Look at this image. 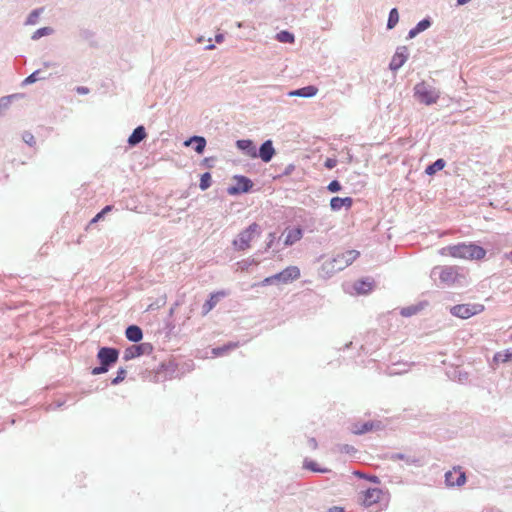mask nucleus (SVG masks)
Listing matches in <instances>:
<instances>
[{"label":"nucleus","mask_w":512,"mask_h":512,"mask_svg":"<svg viewBox=\"0 0 512 512\" xmlns=\"http://www.w3.org/2000/svg\"><path fill=\"white\" fill-rule=\"evenodd\" d=\"M62 405H63V403H62V402H57V405H56V406H57V407H61Z\"/></svg>","instance_id":"62"},{"label":"nucleus","mask_w":512,"mask_h":512,"mask_svg":"<svg viewBox=\"0 0 512 512\" xmlns=\"http://www.w3.org/2000/svg\"><path fill=\"white\" fill-rule=\"evenodd\" d=\"M471 0H457V5L462 6L470 2Z\"/></svg>","instance_id":"57"},{"label":"nucleus","mask_w":512,"mask_h":512,"mask_svg":"<svg viewBox=\"0 0 512 512\" xmlns=\"http://www.w3.org/2000/svg\"><path fill=\"white\" fill-rule=\"evenodd\" d=\"M126 374H127L126 369H124V368H119V369H118V371H117V375H116V377H118V378H119V380H122V381H123V380L125 379V377H126Z\"/></svg>","instance_id":"48"},{"label":"nucleus","mask_w":512,"mask_h":512,"mask_svg":"<svg viewBox=\"0 0 512 512\" xmlns=\"http://www.w3.org/2000/svg\"><path fill=\"white\" fill-rule=\"evenodd\" d=\"M15 97L16 95H8L0 98V116L4 115V113L10 108L12 99Z\"/></svg>","instance_id":"31"},{"label":"nucleus","mask_w":512,"mask_h":512,"mask_svg":"<svg viewBox=\"0 0 512 512\" xmlns=\"http://www.w3.org/2000/svg\"><path fill=\"white\" fill-rule=\"evenodd\" d=\"M309 442H310V444H311L313 447H316L317 442H316V440H315L314 438H311Z\"/></svg>","instance_id":"60"},{"label":"nucleus","mask_w":512,"mask_h":512,"mask_svg":"<svg viewBox=\"0 0 512 512\" xmlns=\"http://www.w3.org/2000/svg\"><path fill=\"white\" fill-rule=\"evenodd\" d=\"M432 25L430 17H426L416 24L417 30L421 33L427 30Z\"/></svg>","instance_id":"40"},{"label":"nucleus","mask_w":512,"mask_h":512,"mask_svg":"<svg viewBox=\"0 0 512 512\" xmlns=\"http://www.w3.org/2000/svg\"><path fill=\"white\" fill-rule=\"evenodd\" d=\"M226 293L224 291H218L215 293H211L209 299L202 306V315H207L220 301L221 298L225 297Z\"/></svg>","instance_id":"17"},{"label":"nucleus","mask_w":512,"mask_h":512,"mask_svg":"<svg viewBox=\"0 0 512 512\" xmlns=\"http://www.w3.org/2000/svg\"><path fill=\"white\" fill-rule=\"evenodd\" d=\"M234 179L236 184L227 188V193L229 195L235 196L242 193H248L253 187L252 180L246 176L236 175L234 176Z\"/></svg>","instance_id":"8"},{"label":"nucleus","mask_w":512,"mask_h":512,"mask_svg":"<svg viewBox=\"0 0 512 512\" xmlns=\"http://www.w3.org/2000/svg\"><path fill=\"white\" fill-rule=\"evenodd\" d=\"M23 141L28 144L29 146H34L36 141H35V137L33 136L32 133L30 132H25L23 134Z\"/></svg>","instance_id":"42"},{"label":"nucleus","mask_w":512,"mask_h":512,"mask_svg":"<svg viewBox=\"0 0 512 512\" xmlns=\"http://www.w3.org/2000/svg\"><path fill=\"white\" fill-rule=\"evenodd\" d=\"M42 11H43V8H38V9H34L33 11H31L27 17L26 24L27 25L36 24Z\"/></svg>","instance_id":"35"},{"label":"nucleus","mask_w":512,"mask_h":512,"mask_svg":"<svg viewBox=\"0 0 512 512\" xmlns=\"http://www.w3.org/2000/svg\"><path fill=\"white\" fill-rule=\"evenodd\" d=\"M210 161H213V159H212V158H205V159H204V162H205V164H206L208 167H211V166H212V165L210 164Z\"/></svg>","instance_id":"59"},{"label":"nucleus","mask_w":512,"mask_h":512,"mask_svg":"<svg viewBox=\"0 0 512 512\" xmlns=\"http://www.w3.org/2000/svg\"><path fill=\"white\" fill-rule=\"evenodd\" d=\"M399 21V13L397 8H392L389 12L388 21H387V29H393Z\"/></svg>","instance_id":"30"},{"label":"nucleus","mask_w":512,"mask_h":512,"mask_svg":"<svg viewBox=\"0 0 512 512\" xmlns=\"http://www.w3.org/2000/svg\"><path fill=\"white\" fill-rule=\"evenodd\" d=\"M442 255H449L454 258L481 260L486 255V250L474 243H459L441 249Z\"/></svg>","instance_id":"1"},{"label":"nucleus","mask_w":512,"mask_h":512,"mask_svg":"<svg viewBox=\"0 0 512 512\" xmlns=\"http://www.w3.org/2000/svg\"><path fill=\"white\" fill-rule=\"evenodd\" d=\"M295 170V165L294 164H289L285 167L284 171H283V175L285 176H289L292 174V172Z\"/></svg>","instance_id":"46"},{"label":"nucleus","mask_w":512,"mask_h":512,"mask_svg":"<svg viewBox=\"0 0 512 512\" xmlns=\"http://www.w3.org/2000/svg\"><path fill=\"white\" fill-rule=\"evenodd\" d=\"M387 496V492L379 488H369L364 492L363 505L365 507H371L375 504H379L383 501L384 497Z\"/></svg>","instance_id":"10"},{"label":"nucleus","mask_w":512,"mask_h":512,"mask_svg":"<svg viewBox=\"0 0 512 512\" xmlns=\"http://www.w3.org/2000/svg\"><path fill=\"white\" fill-rule=\"evenodd\" d=\"M240 264L242 265L241 268L245 269L248 266H250L251 264L257 265L258 261H256L255 259H248V260L242 261Z\"/></svg>","instance_id":"45"},{"label":"nucleus","mask_w":512,"mask_h":512,"mask_svg":"<svg viewBox=\"0 0 512 512\" xmlns=\"http://www.w3.org/2000/svg\"><path fill=\"white\" fill-rule=\"evenodd\" d=\"M354 475L358 478H362V479H366L372 483H375V484H379L380 483V479L378 476L376 475H368L366 473H363L361 471H355L354 472Z\"/></svg>","instance_id":"37"},{"label":"nucleus","mask_w":512,"mask_h":512,"mask_svg":"<svg viewBox=\"0 0 512 512\" xmlns=\"http://www.w3.org/2000/svg\"><path fill=\"white\" fill-rule=\"evenodd\" d=\"M238 342H229L219 347H215L212 349V354L215 357L224 356L230 350H233L238 347Z\"/></svg>","instance_id":"26"},{"label":"nucleus","mask_w":512,"mask_h":512,"mask_svg":"<svg viewBox=\"0 0 512 512\" xmlns=\"http://www.w3.org/2000/svg\"><path fill=\"white\" fill-rule=\"evenodd\" d=\"M275 38L280 43H294V41H295L294 34L287 30H282V31L278 32L276 34Z\"/></svg>","instance_id":"29"},{"label":"nucleus","mask_w":512,"mask_h":512,"mask_svg":"<svg viewBox=\"0 0 512 512\" xmlns=\"http://www.w3.org/2000/svg\"><path fill=\"white\" fill-rule=\"evenodd\" d=\"M425 306H427V302H420L415 305L407 306L401 309L400 314L403 317H410L419 313Z\"/></svg>","instance_id":"25"},{"label":"nucleus","mask_w":512,"mask_h":512,"mask_svg":"<svg viewBox=\"0 0 512 512\" xmlns=\"http://www.w3.org/2000/svg\"><path fill=\"white\" fill-rule=\"evenodd\" d=\"M381 428L382 423L380 421H367L364 423L357 422L352 425L351 432L356 435H362L373 430H379Z\"/></svg>","instance_id":"13"},{"label":"nucleus","mask_w":512,"mask_h":512,"mask_svg":"<svg viewBox=\"0 0 512 512\" xmlns=\"http://www.w3.org/2000/svg\"><path fill=\"white\" fill-rule=\"evenodd\" d=\"M409 57V51L406 46H399L396 49L395 54L393 55L391 62L389 64V68L392 71L399 70L407 61Z\"/></svg>","instance_id":"11"},{"label":"nucleus","mask_w":512,"mask_h":512,"mask_svg":"<svg viewBox=\"0 0 512 512\" xmlns=\"http://www.w3.org/2000/svg\"><path fill=\"white\" fill-rule=\"evenodd\" d=\"M209 42H211V39H209ZM214 48H215V45H214V44H212V43H210L209 45H207V46H206V48H205V49H206V50H212V49H214Z\"/></svg>","instance_id":"58"},{"label":"nucleus","mask_w":512,"mask_h":512,"mask_svg":"<svg viewBox=\"0 0 512 512\" xmlns=\"http://www.w3.org/2000/svg\"><path fill=\"white\" fill-rule=\"evenodd\" d=\"M152 351L153 346L150 343H140L126 348L123 358L125 361H129L142 355H149Z\"/></svg>","instance_id":"9"},{"label":"nucleus","mask_w":512,"mask_h":512,"mask_svg":"<svg viewBox=\"0 0 512 512\" xmlns=\"http://www.w3.org/2000/svg\"><path fill=\"white\" fill-rule=\"evenodd\" d=\"M389 459L392 461L402 460L407 465L415 466V467H421L423 465V462L421 458L411 455V454H405V453H392L389 456Z\"/></svg>","instance_id":"15"},{"label":"nucleus","mask_w":512,"mask_h":512,"mask_svg":"<svg viewBox=\"0 0 512 512\" xmlns=\"http://www.w3.org/2000/svg\"><path fill=\"white\" fill-rule=\"evenodd\" d=\"M289 96L291 97H300V92H299V89H296V90H292L288 93Z\"/></svg>","instance_id":"52"},{"label":"nucleus","mask_w":512,"mask_h":512,"mask_svg":"<svg viewBox=\"0 0 512 512\" xmlns=\"http://www.w3.org/2000/svg\"><path fill=\"white\" fill-rule=\"evenodd\" d=\"M76 92L80 95H86L89 93V88L85 87V86H78L76 88Z\"/></svg>","instance_id":"49"},{"label":"nucleus","mask_w":512,"mask_h":512,"mask_svg":"<svg viewBox=\"0 0 512 512\" xmlns=\"http://www.w3.org/2000/svg\"><path fill=\"white\" fill-rule=\"evenodd\" d=\"M54 32L53 28L51 27H42L37 29L31 36L32 40H38L44 36L51 35Z\"/></svg>","instance_id":"32"},{"label":"nucleus","mask_w":512,"mask_h":512,"mask_svg":"<svg viewBox=\"0 0 512 512\" xmlns=\"http://www.w3.org/2000/svg\"><path fill=\"white\" fill-rule=\"evenodd\" d=\"M455 473L452 471H448L445 473V482L448 486H462L466 482V475L464 472L460 471L457 477H454Z\"/></svg>","instance_id":"21"},{"label":"nucleus","mask_w":512,"mask_h":512,"mask_svg":"<svg viewBox=\"0 0 512 512\" xmlns=\"http://www.w3.org/2000/svg\"><path fill=\"white\" fill-rule=\"evenodd\" d=\"M484 305L479 303L458 304L450 308V313L461 319H468L474 315L481 313Z\"/></svg>","instance_id":"7"},{"label":"nucleus","mask_w":512,"mask_h":512,"mask_svg":"<svg viewBox=\"0 0 512 512\" xmlns=\"http://www.w3.org/2000/svg\"><path fill=\"white\" fill-rule=\"evenodd\" d=\"M351 450H353V447L350 445H344L342 448V451L349 453Z\"/></svg>","instance_id":"54"},{"label":"nucleus","mask_w":512,"mask_h":512,"mask_svg":"<svg viewBox=\"0 0 512 512\" xmlns=\"http://www.w3.org/2000/svg\"><path fill=\"white\" fill-rule=\"evenodd\" d=\"M420 32L417 30L416 26L409 30L407 39H413L416 37Z\"/></svg>","instance_id":"47"},{"label":"nucleus","mask_w":512,"mask_h":512,"mask_svg":"<svg viewBox=\"0 0 512 512\" xmlns=\"http://www.w3.org/2000/svg\"><path fill=\"white\" fill-rule=\"evenodd\" d=\"M359 255L360 253L356 250H347L339 253L335 257L323 262L321 270L325 275L332 276L352 264Z\"/></svg>","instance_id":"2"},{"label":"nucleus","mask_w":512,"mask_h":512,"mask_svg":"<svg viewBox=\"0 0 512 512\" xmlns=\"http://www.w3.org/2000/svg\"><path fill=\"white\" fill-rule=\"evenodd\" d=\"M223 40H224V35H223V34H217V35L215 36V41H216L217 43H222V42H223Z\"/></svg>","instance_id":"53"},{"label":"nucleus","mask_w":512,"mask_h":512,"mask_svg":"<svg viewBox=\"0 0 512 512\" xmlns=\"http://www.w3.org/2000/svg\"><path fill=\"white\" fill-rule=\"evenodd\" d=\"M336 165H337V160L334 158H327L324 163V166L327 169H333Z\"/></svg>","instance_id":"43"},{"label":"nucleus","mask_w":512,"mask_h":512,"mask_svg":"<svg viewBox=\"0 0 512 512\" xmlns=\"http://www.w3.org/2000/svg\"><path fill=\"white\" fill-rule=\"evenodd\" d=\"M327 189L331 193H337V192L341 191L342 186L338 180H333L328 184Z\"/></svg>","instance_id":"41"},{"label":"nucleus","mask_w":512,"mask_h":512,"mask_svg":"<svg viewBox=\"0 0 512 512\" xmlns=\"http://www.w3.org/2000/svg\"><path fill=\"white\" fill-rule=\"evenodd\" d=\"M41 73L40 70H36L33 73H31L29 76H27L24 81L23 85H30L38 81L39 79H42L43 77H39V74Z\"/></svg>","instance_id":"39"},{"label":"nucleus","mask_w":512,"mask_h":512,"mask_svg":"<svg viewBox=\"0 0 512 512\" xmlns=\"http://www.w3.org/2000/svg\"><path fill=\"white\" fill-rule=\"evenodd\" d=\"M126 338L134 343H138L143 338L142 329L137 325H129L125 330Z\"/></svg>","instance_id":"22"},{"label":"nucleus","mask_w":512,"mask_h":512,"mask_svg":"<svg viewBox=\"0 0 512 512\" xmlns=\"http://www.w3.org/2000/svg\"><path fill=\"white\" fill-rule=\"evenodd\" d=\"M512 360V352L506 351L505 353H496L494 356L495 362H508Z\"/></svg>","instance_id":"38"},{"label":"nucleus","mask_w":512,"mask_h":512,"mask_svg":"<svg viewBox=\"0 0 512 512\" xmlns=\"http://www.w3.org/2000/svg\"><path fill=\"white\" fill-rule=\"evenodd\" d=\"M430 277L436 282L437 278L439 283L437 285L452 286L458 282V268L454 266H436L431 270Z\"/></svg>","instance_id":"5"},{"label":"nucleus","mask_w":512,"mask_h":512,"mask_svg":"<svg viewBox=\"0 0 512 512\" xmlns=\"http://www.w3.org/2000/svg\"><path fill=\"white\" fill-rule=\"evenodd\" d=\"M275 283H278L277 279L275 278V275H272L270 277L265 278L263 280V282H262V285L266 286V285H272V284H275Z\"/></svg>","instance_id":"44"},{"label":"nucleus","mask_w":512,"mask_h":512,"mask_svg":"<svg viewBox=\"0 0 512 512\" xmlns=\"http://www.w3.org/2000/svg\"><path fill=\"white\" fill-rule=\"evenodd\" d=\"M303 236V232L301 228H294L287 232V235L284 240V244L286 246H291L297 241H299Z\"/></svg>","instance_id":"24"},{"label":"nucleus","mask_w":512,"mask_h":512,"mask_svg":"<svg viewBox=\"0 0 512 512\" xmlns=\"http://www.w3.org/2000/svg\"><path fill=\"white\" fill-rule=\"evenodd\" d=\"M373 288V280L370 278L361 279L355 282L354 289L357 294H366Z\"/></svg>","instance_id":"23"},{"label":"nucleus","mask_w":512,"mask_h":512,"mask_svg":"<svg viewBox=\"0 0 512 512\" xmlns=\"http://www.w3.org/2000/svg\"><path fill=\"white\" fill-rule=\"evenodd\" d=\"M276 151L273 146L272 140L268 139L264 141L257 151V158H260L263 162L269 163L274 157Z\"/></svg>","instance_id":"14"},{"label":"nucleus","mask_w":512,"mask_h":512,"mask_svg":"<svg viewBox=\"0 0 512 512\" xmlns=\"http://www.w3.org/2000/svg\"><path fill=\"white\" fill-rule=\"evenodd\" d=\"M147 134H146V130H145V127L140 125V126H137L133 132L131 133V135L129 136L127 142L129 144V146L131 147H135L137 146L140 142H142L145 138H146Z\"/></svg>","instance_id":"18"},{"label":"nucleus","mask_w":512,"mask_h":512,"mask_svg":"<svg viewBox=\"0 0 512 512\" xmlns=\"http://www.w3.org/2000/svg\"><path fill=\"white\" fill-rule=\"evenodd\" d=\"M197 41H198L199 43H202V42L204 41V37H199V38L197 39Z\"/></svg>","instance_id":"61"},{"label":"nucleus","mask_w":512,"mask_h":512,"mask_svg":"<svg viewBox=\"0 0 512 512\" xmlns=\"http://www.w3.org/2000/svg\"><path fill=\"white\" fill-rule=\"evenodd\" d=\"M236 147L245 155L251 158H257V149L254 142L250 139H241L236 141Z\"/></svg>","instance_id":"16"},{"label":"nucleus","mask_w":512,"mask_h":512,"mask_svg":"<svg viewBox=\"0 0 512 512\" xmlns=\"http://www.w3.org/2000/svg\"><path fill=\"white\" fill-rule=\"evenodd\" d=\"M303 467L305 469H308L310 471L316 472V473H329L331 472L328 468H321L315 461L305 459L303 463Z\"/></svg>","instance_id":"28"},{"label":"nucleus","mask_w":512,"mask_h":512,"mask_svg":"<svg viewBox=\"0 0 512 512\" xmlns=\"http://www.w3.org/2000/svg\"><path fill=\"white\" fill-rule=\"evenodd\" d=\"M119 358V350L114 347H100L97 353L99 366L92 369V375H100L109 371V369L117 363Z\"/></svg>","instance_id":"3"},{"label":"nucleus","mask_w":512,"mask_h":512,"mask_svg":"<svg viewBox=\"0 0 512 512\" xmlns=\"http://www.w3.org/2000/svg\"><path fill=\"white\" fill-rule=\"evenodd\" d=\"M120 382H122V380H119L118 377H115L111 380L112 385H118Z\"/></svg>","instance_id":"55"},{"label":"nucleus","mask_w":512,"mask_h":512,"mask_svg":"<svg viewBox=\"0 0 512 512\" xmlns=\"http://www.w3.org/2000/svg\"><path fill=\"white\" fill-rule=\"evenodd\" d=\"M350 345H352V342H349V344H346V348H348Z\"/></svg>","instance_id":"63"},{"label":"nucleus","mask_w":512,"mask_h":512,"mask_svg":"<svg viewBox=\"0 0 512 512\" xmlns=\"http://www.w3.org/2000/svg\"><path fill=\"white\" fill-rule=\"evenodd\" d=\"M90 36H92V33L89 30H83L81 31V37L84 39H88Z\"/></svg>","instance_id":"51"},{"label":"nucleus","mask_w":512,"mask_h":512,"mask_svg":"<svg viewBox=\"0 0 512 512\" xmlns=\"http://www.w3.org/2000/svg\"><path fill=\"white\" fill-rule=\"evenodd\" d=\"M113 206L112 205H106L100 212H98L94 218L91 220V224L93 223H96L100 220H103L105 215L108 214L109 212H111L113 210Z\"/></svg>","instance_id":"36"},{"label":"nucleus","mask_w":512,"mask_h":512,"mask_svg":"<svg viewBox=\"0 0 512 512\" xmlns=\"http://www.w3.org/2000/svg\"><path fill=\"white\" fill-rule=\"evenodd\" d=\"M184 145L189 147L193 146L196 153L202 154L206 147V139L202 136H192L184 142Z\"/></svg>","instance_id":"19"},{"label":"nucleus","mask_w":512,"mask_h":512,"mask_svg":"<svg viewBox=\"0 0 512 512\" xmlns=\"http://www.w3.org/2000/svg\"><path fill=\"white\" fill-rule=\"evenodd\" d=\"M446 165V162L444 159L442 158H439L437 159L436 161H434L433 163L429 164L426 169H425V173L429 176H432L434 175L436 172L442 170Z\"/></svg>","instance_id":"27"},{"label":"nucleus","mask_w":512,"mask_h":512,"mask_svg":"<svg viewBox=\"0 0 512 512\" xmlns=\"http://www.w3.org/2000/svg\"><path fill=\"white\" fill-rule=\"evenodd\" d=\"M211 182H212L211 174L209 172H205L201 175L199 188L202 191H205L211 186Z\"/></svg>","instance_id":"34"},{"label":"nucleus","mask_w":512,"mask_h":512,"mask_svg":"<svg viewBox=\"0 0 512 512\" xmlns=\"http://www.w3.org/2000/svg\"><path fill=\"white\" fill-rule=\"evenodd\" d=\"M352 204H353V199L351 197L341 198V197L336 196L330 200V207H331V210H333V211H339L342 208L349 209V208H351Z\"/></svg>","instance_id":"20"},{"label":"nucleus","mask_w":512,"mask_h":512,"mask_svg":"<svg viewBox=\"0 0 512 512\" xmlns=\"http://www.w3.org/2000/svg\"><path fill=\"white\" fill-rule=\"evenodd\" d=\"M262 229L257 223L250 224L245 230L238 234L234 239L233 246L238 251L246 250L250 247V242L261 235Z\"/></svg>","instance_id":"6"},{"label":"nucleus","mask_w":512,"mask_h":512,"mask_svg":"<svg viewBox=\"0 0 512 512\" xmlns=\"http://www.w3.org/2000/svg\"><path fill=\"white\" fill-rule=\"evenodd\" d=\"M300 97L310 98L317 94L318 89L313 85H308L302 88H299Z\"/></svg>","instance_id":"33"},{"label":"nucleus","mask_w":512,"mask_h":512,"mask_svg":"<svg viewBox=\"0 0 512 512\" xmlns=\"http://www.w3.org/2000/svg\"><path fill=\"white\" fill-rule=\"evenodd\" d=\"M413 90L416 99L427 106L437 103L440 98V91L425 81L417 83Z\"/></svg>","instance_id":"4"},{"label":"nucleus","mask_w":512,"mask_h":512,"mask_svg":"<svg viewBox=\"0 0 512 512\" xmlns=\"http://www.w3.org/2000/svg\"><path fill=\"white\" fill-rule=\"evenodd\" d=\"M268 238H269V240H268L267 245H266V250L271 248V246H272V244H273V242L275 240V233H269Z\"/></svg>","instance_id":"50"},{"label":"nucleus","mask_w":512,"mask_h":512,"mask_svg":"<svg viewBox=\"0 0 512 512\" xmlns=\"http://www.w3.org/2000/svg\"><path fill=\"white\" fill-rule=\"evenodd\" d=\"M300 277V270L296 266H289L281 272L275 274L278 283L287 284Z\"/></svg>","instance_id":"12"},{"label":"nucleus","mask_w":512,"mask_h":512,"mask_svg":"<svg viewBox=\"0 0 512 512\" xmlns=\"http://www.w3.org/2000/svg\"><path fill=\"white\" fill-rule=\"evenodd\" d=\"M330 512H344V509L340 507H333L330 509Z\"/></svg>","instance_id":"56"}]
</instances>
